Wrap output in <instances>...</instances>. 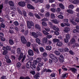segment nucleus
<instances>
[{"mask_svg": "<svg viewBox=\"0 0 79 79\" xmlns=\"http://www.w3.org/2000/svg\"><path fill=\"white\" fill-rule=\"evenodd\" d=\"M51 18H52V19H54L55 18V15L54 14H52L51 15Z\"/></svg>", "mask_w": 79, "mask_h": 79, "instance_id": "nucleus-34", "label": "nucleus"}, {"mask_svg": "<svg viewBox=\"0 0 79 79\" xmlns=\"http://www.w3.org/2000/svg\"><path fill=\"white\" fill-rule=\"evenodd\" d=\"M59 19H63L64 18L63 16L61 15H59L57 16Z\"/></svg>", "mask_w": 79, "mask_h": 79, "instance_id": "nucleus-29", "label": "nucleus"}, {"mask_svg": "<svg viewBox=\"0 0 79 79\" xmlns=\"http://www.w3.org/2000/svg\"><path fill=\"white\" fill-rule=\"evenodd\" d=\"M43 32L44 34L45 35H48V34H49V33L48 32H46L45 31H43Z\"/></svg>", "mask_w": 79, "mask_h": 79, "instance_id": "nucleus-43", "label": "nucleus"}, {"mask_svg": "<svg viewBox=\"0 0 79 79\" xmlns=\"http://www.w3.org/2000/svg\"><path fill=\"white\" fill-rule=\"evenodd\" d=\"M51 11L53 13H55L56 11V9L55 8H52L51 9Z\"/></svg>", "mask_w": 79, "mask_h": 79, "instance_id": "nucleus-48", "label": "nucleus"}, {"mask_svg": "<svg viewBox=\"0 0 79 79\" xmlns=\"http://www.w3.org/2000/svg\"><path fill=\"white\" fill-rule=\"evenodd\" d=\"M52 77H55V74L54 73H52L50 75Z\"/></svg>", "mask_w": 79, "mask_h": 79, "instance_id": "nucleus-61", "label": "nucleus"}, {"mask_svg": "<svg viewBox=\"0 0 79 79\" xmlns=\"http://www.w3.org/2000/svg\"><path fill=\"white\" fill-rule=\"evenodd\" d=\"M21 65V63L19 62L16 64L18 68H19V67H20Z\"/></svg>", "mask_w": 79, "mask_h": 79, "instance_id": "nucleus-47", "label": "nucleus"}, {"mask_svg": "<svg viewBox=\"0 0 79 79\" xmlns=\"http://www.w3.org/2000/svg\"><path fill=\"white\" fill-rule=\"evenodd\" d=\"M54 31H59V28L56 26H53L52 27Z\"/></svg>", "mask_w": 79, "mask_h": 79, "instance_id": "nucleus-17", "label": "nucleus"}, {"mask_svg": "<svg viewBox=\"0 0 79 79\" xmlns=\"http://www.w3.org/2000/svg\"><path fill=\"white\" fill-rule=\"evenodd\" d=\"M9 32L10 34H13L14 33V31L12 30V29H10L9 30Z\"/></svg>", "mask_w": 79, "mask_h": 79, "instance_id": "nucleus-57", "label": "nucleus"}, {"mask_svg": "<svg viewBox=\"0 0 79 79\" xmlns=\"http://www.w3.org/2000/svg\"><path fill=\"white\" fill-rule=\"evenodd\" d=\"M46 49L47 50L50 51L52 50V47L50 46H47L46 47Z\"/></svg>", "mask_w": 79, "mask_h": 79, "instance_id": "nucleus-19", "label": "nucleus"}, {"mask_svg": "<svg viewBox=\"0 0 79 79\" xmlns=\"http://www.w3.org/2000/svg\"><path fill=\"white\" fill-rule=\"evenodd\" d=\"M9 3L10 6H14V3H13V2L12 1H9Z\"/></svg>", "mask_w": 79, "mask_h": 79, "instance_id": "nucleus-28", "label": "nucleus"}, {"mask_svg": "<svg viewBox=\"0 0 79 79\" xmlns=\"http://www.w3.org/2000/svg\"><path fill=\"white\" fill-rule=\"evenodd\" d=\"M40 52H44V49L43 47H40L39 48Z\"/></svg>", "mask_w": 79, "mask_h": 79, "instance_id": "nucleus-42", "label": "nucleus"}, {"mask_svg": "<svg viewBox=\"0 0 79 79\" xmlns=\"http://www.w3.org/2000/svg\"><path fill=\"white\" fill-rule=\"evenodd\" d=\"M11 58L12 60H15V58H16V57H15V56L13 55H12L11 56Z\"/></svg>", "mask_w": 79, "mask_h": 79, "instance_id": "nucleus-56", "label": "nucleus"}, {"mask_svg": "<svg viewBox=\"0 0 79 79\" xmlns=\"http://www.w3.org/2000/svg\"><path fill=\"white\" fill-rule=\"evenodd\" d=\"M59 6L61 8V9H64V6H63V5L61 3H60L59 4Z\"/></svg>", "mask_w": 79, "mask_h": 79, "instance_id": "nucleus-24", "label": "nucleus"}, {"mask_svg": "<svg viewBox=\"0 0 79 79\" xmlns=\"http://www.w3.org/2000/svg\"><path fill=\"white\" fill-rule=\"evenodd\" d=\"M27 8L29 9H34V7L32 6L31 4H29L27 5Z\"/></svg>", "mask_w": 79, "mask_h": 79, "instance_id": "nucleus-14", "label": "nucleus"}, {"mask_svg": "<svg viewBox=\"0 0 79 79\" xmlns=\"http://www.w3.org/2000/svg\"><path fill=\"white\" fill-rule=\"evenodd\" d=\"M17 52L18 54H20L21 52V49L19 48H18L17 49Z\"/></svg>", "mask_w": 79, "mask_h": 79, "instance_id": "nucleus-25", "label": "nucleus"}, {"mask_svg": "<svg viewBox=\"0 0 79 79\" xmlns=\"http://www.w3.org/2000/svg\"><path fill=\"white\" fill-rule=\"evenodd\" d=\"M47 36H46V37L47 38H48V39H50V38H52V36L51 35H47Z\"/></svg>", "mask_w": 79, "mask_h": 79, "instance_id": "nucleus-55", "label": "nucleus"}, {"mask_svg": "<svg viewBox=\"0 0 79 79\" xmlns=\"http://www.w3.org/2000/svg\"><path fill=\"white\" fill-rule=\"evenodd\" d=\"M51 21L56 24H58V21L57 19H54L52 20Z\"/></svg>", "mask_w": 79, "mask_h": 79, "instance_id": "nucleus-18", "label": "nucleus"}, {"mask_svg": "<svg viewBox=\"0 0 79 79\" xmlns=\"http://www.w3.org/2000/svg\"><path fill=\"white\" fill-rule=\"evenodd\" d=\"M23 53H21L20 54V55L18 58L19 60H21V59H22V58H23Z\"/></svg>", "mask_w": 79, "mask_h": 79, "instance_id": "nucleus-22", "label": "nucleus"}, {"mask_svg": "<svg viewBox=\"0 0 79 79\" xmlns=\"http://www.w3.org/2000/svg\"><path fill=\"white\" fill-rule=\"evenodd\" d=\"M14 24L15 26H17L18 25L19 23L18 22L16 21L14 22Z\"/></svg>", "mask_w": 79, "mask_h": 79, "instance_id": "nucleus-51", "label": "nucleus"}, {"mask_svg": "<svg viewBox=\"0 0 79 79\" xmlns=\"http://www.w3.org/2000/svg\"><path fill=\"white\" fill-rule=\"evenodd\" d=\"M35 17H36V18H37L38 19H40V16H39V15H38V14H35Z\"/></svg>", "mask_w": 79, "mask_h": 79, "instance_id": "nucleus-52", "label": "nucleus"}, {"mask_svg": "<svg viewBox=\"0 0 79 79\" xmlns=\"http://www.w3.org/2000/svg\"><path fill=\"white\" fill-rule=\"evenodd\" d=\"M68 76V73H63L61 76V78H63V79L66 78V77Z\"/></svg>", "mask_w": 79, "mask_h": 79, "instance_id": "nucleus-12", "label": "nucleus"}, {"mask_svg": "<svg viewBox=\"0 0 79 79\" xmlns=\"http://www.w3.org/2000/svg\"><path fill=\"white\" fill-rule=\"evenodd\" d=\"M31 43L30 42H28L26 44L27 46V47H29L31 46Z\"/></svg>", "mask_w": 79, "mask_h": 79, "instance_id": "nucleus-45", "label": "nucleus"}, {"mask_svg": "<svg viewBox=\"0 0 79 79\" xmlns=\"http://www.w3.org/2000/svg\"><path fill=\"white\" fill-rule=\"evenodd\" d=\"M50 15V13H49L48 12H46L45 15V17H46V18H49Z\"/></svg>", "mask_w": 79, "mask_h": 79, "instance_id": "nucleus-20", "label": "nucleus"}, {"mask_svg": "<svg viewBox=\"0 0 79 79\" xmlns=\"http://www.w3.org/2000/svg\"><path fill=\"white\" fill-rule=\"evenodd\" d=\"M70 35L69 34H67L66 35V39H68L69 40L70 39Z\"/></svg>", "mask_w": 79, "mask_h": 79, "instance_id": "nucleus-31", "label": "nucleus"}, {"mask_svg": "<svg viewBox=\"0 0 79 79\" xmlns=\"http://www.w3.org/2000/svg\"><path fill=\"white\" fill-rule=\"evenodd\" d=\"M61 11V9L60 8H57L56 10V11L57 13H59Z\"/></svg>", "mask_w": 79, "mask_h": 79, "instance_id": "nucleus-59", "label": "nucleus"}, {"mask_svg": "<svg viewBox=\"0 0 79 79\" xmlns=\"http://www.w3.org/2000/svg\"><path fill=\"white\" fill-rule=\"evenodd\" d=\"M69 31H70V29L69 27H65L64 28L63 31L65 32H69Z\"/></svg>", "mask_w": 79, "mask_h": 79, "instance_id": "nucleus-9", "label": "nucleus"}, {"mask_svg": "<svg viewBox=\"0 0 79 79\" xmlns=\"http://www.w3.org/2000/svg\"><path fill=\"white\" fill-rule=\"evenodd\" d=\"M42 25H43V26H47V23L45 22H42Z\"/></svg>", "mask_w": 79, "mask_h": 79, "instance_id": "nucleus-58", "label": "nucleus"}, {"mask_svg": "<svg viewBox=\"0 0 79 79\" xmlns=\"http://www.w3.org/2000/svg\"><path fill=\"white\" fill-rule=\"evenodd\" d=\"M54 34H55V35H60V33L58 31H54Z\"/></svg>", "mask_w": 79, "mask_h": 79, "instance_id": "nucleus-46", "label": "nucleus"}, {"mask_svg": "<svg viewBox=\"0 0 79 79\" xmlns=\"http://www.w3.org/2000/svg\"><path fill=\"white\" fill-rule=\"evenodd\" d=\"M54 53L56 55H59L60 54V53L59 52L56 51H54Z\"/></svg>", "mask_w": 79, "mask_h": 79, "instance_id": "nucleus-41", "label": "nucleus"}, {"mask_svg": "<svg viewBox=\"0 0 79 79\" xmlns=\"http://www.w3.org/2000/svg\"><path fill=\"white\" fill-rule=\"evenodd\" d=\"M71 3L73 4H77L79 2V0H72L70 1Z\"/></svg>", "mask_w": 79, "mask_h": 79, "instance_id": "nucleus-8", "label": "nucleus"}, {"mask_svg": "<svg viewBox=\"0 0 79 79\" xmlns=\"http://www.w3.org/2000/svg\"><path fill=\"white\" fill-rule=\"evenodd\" d=\"M31 46L33 47V50L34 52H36V53H39V49L37 48H35V44H32L31 45Z\"/></svg>", "mask_w": 79, "mask_h": 79, "instance_id": "nucleus-4", "label": "nucleus"}, {"mask_svg": "<svg viewBox=\"0 0 79 79\" xmlns=\"http://www.w3.org/2000/svg\"><path fill=\"white\" fill-rule=\"evenodd\" d=\"M2 79H6V77L5 76H2L1 77Z\"/></svg>", "mask_w": 79, "mask_h": 79, "instance_id": "nucleus-64", "label": "nucleus"}, {"mask_svg": "<svg viewBox=\"0 0 79 79\" xmlns=\"http://www.w3.org/2000/svg\"><path fill=\"white\" fill-rule=\"evenodd\" d=\"M27 27L29 29L31 28L32 26H34V23L32 21L29 22V21H27Z\"/></svg>", "mask_w": 79, "mask_h": 79, "instance_id": "nucleus-1", "label": "nucleus"}, {"mask_svg": "<svg viewBox=\"0 0 79 79\" xmlns=\"http://www.w3.org/2000/svg\"><path fill=\"white\" fill-rule=\"evenodd\" d=\"M55 56L53 54H51L49 55V56L50 58H51V59H52V60L53 59V58Z\"/></svg>", "mask_w": 79, "mask_h": 79, "instance_id": "nucleus-37", "label": "nucleus"}, {"mask_svg": "<svg viewBox=\"0 0 79 79\" xmlns=\"http://www.w3.org/2000/svg\"><path fill=\"white\" fill-rule=\"evenodd\" d=\"M70 22L71 24H73V25H76V24H76V23L74 21V19H70Z\"/></svg>", "mask_w": 79, "mask_h": 79, "instance_id": "nucleus-10", "label": "nucleus"}, {"mask_svg": "<svg viewBox=\"0 0 79 79\" xmlns=\"http://www.w3.org/2000/svg\"><path fill=\"white\" fill-rule=\"evenodd\" d=\"M6 50H9V51H10L11 50V48L10 46H6Z\"/></svg>", "mask_w": 79, "mask_h": 79, "instance_id": "nucleus-38", "label": "nucleus"}, {"mask_svg": "<svg viewBox=\"0 0 79 79\" xmlns=\"http://www.w3.org/2000/svg\"><path fill=\"white\" fill-rule=\"evenodd\" d=\"M31 34L32 36H33L35 38H37V37H38V35L36 33L33 32Z\"/></svg>", "mask_w": 79, "mask_h": 79, "instance_id": "nucleus-11", "label": "nucleus"}, {"mask_svg": "<svg viewBox=\"0 0 79 79\" xmlns=\"http://www.w3.org/2000/svg\"><path fill=\"white\" fill-rule=\"evenodd\" d=\"M30 73L32 74L33 75H34V74H35V72L34 71H31L30 72Z\"/></svg>", "mask_w": 79, "mask_h": 79, "instance_id": "nucleus-62", "label": "nucleus"}, {"mask_svg": "<svg viewBox=\"0 0 79 79\" xmlns=\"http://www.w3.org/2000/svg\"><path fill=\"white\" fill-rule=\"evenodd\" d=\"M45 70H46V72L47 73L48 72H49L50 73H51L52 72V70H51L50 69H45Z\"/></svg>", "mask_w": 79, "mask_h": 79, "instance_id": "nucleus-50", "label": "nucleus"}, {"mask_svg": "<svg viewBox=\"0 0 79 79\" xmlns=\"http://www.w3.org/2000/svg\"><path fill=\"white\" fill-rule=\"evenodd\" d=\"M3 4H2V5H0V13L2 12V10H1L3 9Z\"/></svg>", "mask_w": 79, "mask_h": 79, "instance_id": "nucleus-49", "label": "nucleus"}, {"mask_svg": "<svg viewBox=\"0 0 79 79\" xmlns=\"http://www.w3.org/2000/svg\"><path fill=\"white\" fill-rule=\"evenodd\" d=\"M62 45H63V43L61 42H58L56 44V45L59 46H61Z\"/></svg>", "mask_w": 79, "mask_h": 79, "instance_id": "nucleus-36", "label": "nucleus"}, {"mask_svg": "<svg viewBox=\"0 0 79 79\" xmlns=\"http://www.w3.org/2000/svg\"><path fill=\"white\" fill-rule=\"evenodd\" d=\"M40 74L39 73H37L36 74L35 76H34V78H38V77H39L40 76Z\"/></svg>", "mask_w": 79, "mask_h": 79, "instance_id": "nucleus-39", "label": "nucleus"}, {"mask_svg": "<svg viewBox=\"0 0 79 79\" xmlns=\"http://www.w3.org/2000/svg\"><path fill=\"white\" fill-rule=\"evenodd\" d=\"M69 8H71V9H73L74 8V6L73 5H70L69 6Z\"/></svg>", "mask_w": 79, "mask_h": 79, "instance_id": "nucleus-44", "label": "nucleus"}, {"mask_svg": "<svg viewBox=\"0 0 79 79\" xmlns=\"http://www.w3.org/2000/svg\"><path fill=\"white\" fill-rule=\"evenodd\" d=\"M35 29H38L39 31H40V27L39 26V25L38 24H36L35 25Z\"/></svg>", "mask_w": 79, "mask_h": 79, "instance_id": "nucleus-15", "label": "nucleus"}, {"mask_svg": "<svg viewBox=\"0 0 79 79\" xmlns=\"http://www.w3.org/2000/svg\"><path fill=\"white\" fill-rule=\"evenodd\" d=\"M1 27H2L3 28H5V26L3 23H1Z\"/></svg>", "mask_w": 79, "mask_h": 79, "instance_id": "nucleus-63", "label": "nucleus"}, {"mask_svg": "<svg viewBox=\"0 0 79 79\" xmlns=\"http://www.w3.org/2000/svg\"><path fill=\"white\" fill-rule=\"evenodd\" d=\"M19 5L20 6H26V3L25 2H19Z\"/></svg>", "mask_w": 79, "mask_h": 79, "instance_id": "nucleus-6", "label": "nucleus"}, {"mask_svg": "<svg viewBox=\"0 0 79 79\" xmlns=\"http://www.w3.org/2000/svg\"><path fill=\"white\" fill-rule=\"evenodd\" d=\"M21 40L22 44H25L27 42V40H26V38H25V37L23 36L21 37Z\"/></svg>", "mask_w": 79, "mask_h": 79, "instance_id": "nucleus-3", "label": "nucleus"}, {"mask_svg": "<svg viewBox=\"0 0 79 79\" xmlns=\"http://www.w3.org/2000/svg\"><path fill=\"white\" fill-rule=\"evenodd\" d=\"M32 62H31L29 61L27 62L26 64V67L27 68H31V64Z\"/></svg>", "mask_w": 79, "mask_h": 79, "instance_id": "nucleus-7", "label": "nucleus"}, {"mask_svg": "<svg viewBox=\"0 0 79 79\" xmlns=\"http://www.w3.org/2000/svg\"><path fill=\"white\" fill-rule=\"evenodd\" d=\"M35 64H32L31 65V67L32 69H35V68H36V67L35 66V65H34Z\"/></svg>", "mask_w": 79, "mask_h": 79, "instance_id": "nucleus-35", "label": "nucleus"}, {"mask_svg": "<svg viewBox=\"0 0 79 79\" xmlns=\"http://www.w3.org/2000/svg\"><path fill=\"white\" fill-rule=\"evenodd\" d=\"M6 62H7V63H11V60L10 59H9L6 60Z\"/></svg>", "mask_w": 79, "mask_h": 79, "instance_id": "nucleus-54", "label": "nucleus"}, {"mask_svg": "<svg viewBox=\"0 0 79 79\" xmlns=\"http://www.w3.org/2000/svg\"><path fill=\"white\" fill-rule=\"evenodd\" d=\"M42 41L45 44H47V41H48V39L47 38H44L42 39Z\"/></svg>", "mask_w": 79, "mask_h": 79, "instance_id": "nucleus-13", "label": "nucleus"}, {"mask_svg": "<svg viewBox=\"0 0 79 79\" xmlns=\"http://www.w3.org/2000/svg\"><path fill=\"white\" fill-rule=\"evenodd\" d=\"M7 53H8V51H4L2 53L3 55H6Z\"/></svg>", "mask_w": 79, "mask_h": 79, "instance_id": "nucleus-53", "label": "nucleus"}, {"mask_svg": "<svg viewBox=\"0 0 79 79\" xmlns=\"http://www.w3.org/2000/svg\"><path fill=\"white\" fill-rule=\"evenodd\" d=\"M52 60H53V61L54 62H57L58 61V59H57V58L56 57V56H54L53 59H52Z\"/></svg>", "mask_w": 79, "mask_h": 79, "instance_id": "nucleus-21", "label": "nucleus"}, {"mask_svg": "<svg viewBox=\"0 0 79 79\" xmlns=\"http://www.w3.org/2000/svg\"><path fill=\"white\" fill-rule=\"evenodd\" d=\"M9 44L10 45H13L14 44V42L12 39H10L9 40Z\"/></svg>", "mask_w": 79, "mask_h": 79, "instance_id": "nucleus-33", "label": "nucleus"}, {"mask_svg": "<svg viewBox=\"0 0 79 79\" xmlns=\"http://www.w3.org/2000/svg\"><path fill=\"white\" fill-rule=\"evenodd\" d=\"M44 62H40L38 64V66H39V67H41V66H42L43 65H44Z\"/></svg>", "mask_w": 79, "mask_h": 79, "instance_id": "nucleus-26", "label": "nucleus"}, {"mask_svg": "<svg viewBox=\"0 0 79 79\" xmlns=\"http://www.w3.org/2000/svg\"><path fill=\"white\" fill-rule=\"evenodd\" d=\"M71 70L73 73H75L77 71V69L75 68H72L71 69Z\"/></svg>", "mask_w": 79, "mask_h": 79, "instance_id": "nucleus-27", "label": "nucleus"}, {"mask_svg": "<svg viewBox=\"0 0 79 79\" xmlns=\"http://www.w3.org/2000/svg\"><path fill=\"white\" fill-rule=\"evenodd\" d=\"M42 61V59L40 58H38L36 60H35L33 61V64H34L36 65L37 63H40Z\"/></svg>", "mask_w": 79, "mask_h": 79, "instance_id": "nucleus-2", "label": "nucleus"}, {"mask_svg": "<svg viewBox=\"0 0 79 79\" xmlns=\"http://www.w3.org/2000/svg\"><path fill=\"white\" fill-rule=\"evenodd\" d=\"M36 42L37 43H38L39 45H40L41 44V43H40V39L39 38H37L36 39Z\"/></svg>", "mask_w": 79, "mask_h": 79, "instance_id": "nucleus-23", "label": "nucleus"}, {"mask_svg": "<svg viewBox=\"0 0 79 79\" xmlns=\"http://www.w3.org/2000/svg\"><path fill=\"white\" fill-rule=\"evenodd\" d=\"M58 50L59 52H61V53H62V52H64V49H63L59 48L58 49Z\"/></svg>", "mask_w": 79, "mask_h": 79, "instance_id": "nucleus-60", "label": "nucleus"}, {"mask_svg": "<svg viewBox=\"0 0 79 79\" xmlns=\"http://www.w3.org/2000/svg\"><path fill=\"white\" fill-rule=\"evenodd\" d=\"M28 54L30 56H34V51H33L31 49H30L28 50Z\"/></svg>", "mask_w": 79, "mask_h": 79, "instance_id": "nucleus-5", "label": "nucleus"}, {"mask_svg": "<svg viewBox=\"0 0 79 79\" xmlns=\"http://www.w3.org/2000/svg\"><path fill=\"white\" fill-rule=\"evenodd\" d=\"M67 11L68 12V13H70V14H73V13H74L73 11L71 10H67Z\"/></svg>", "mask_w": 79, "mask_h": 79, "instance_id": "nucleus-30", "label": "nucleus"}, {"mask_svg": "<svg viewBox=\"0 0 79 79\" xmlns=\"http://www.w3.org/2000/svg\"><path fill=\"white\" fill-rule=\"evenodd\" d=\"M69 26V24H66L65 23H62L61 24V26L62 27H64V26Z\"/></svg>", "mask_w": 79, "mask_h": 79, "instance_id": "nucleus-16", "label": "nucleus"}, {"mask_svg": "<svg viewBox=\"0 0 79 79\" xmlns=\"http://www.w3.org/2000/svg\"><path fill=\"white\" fill-rule=\"evenodd\" d=\"M76 42V40L74 38H73L70 40L71 44H74Z\"/></svg>", "mask_w": 79, "mask_h": 79, "instance_id": "nucleus-32", "label": "nucleus"}, {"mask_svg": "<svg viewBox=\"0 0 79 79\" xmlns=\"http://www.w3.org/2000/svg\"><path fill=\"white\" fill-rule=\"evenodd\" d=\"M58 41H59V40L56 38H55L53 40V42H58Z\"/></svg>", "mask_w": 79, "mask_h": 79, "instance_id": "nucleus-40", "label": "nucleus"}]
</instances>
